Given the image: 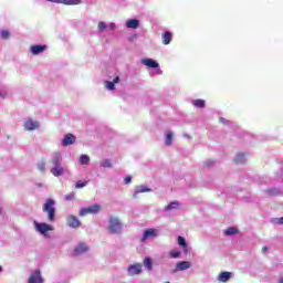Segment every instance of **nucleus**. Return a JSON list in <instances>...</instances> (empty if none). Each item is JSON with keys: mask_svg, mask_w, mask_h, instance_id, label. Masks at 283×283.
Segmentation results:
<instances>
[{"mask_svg": "<svg viewBox=\"0 0 283 283\" xmlns=\"http://www.w3.org/2000/svg\"><path fill=\"white\" fill-rule=\"evenodd\" d=\"M207 165L209 166V165H211L210 163H207Z\"/></svg>", "mask_w": 283, "mask_h": 283, "instance_id": "47", "label": "nucleus"}, {"mask_svg": "<svg viewBox=\"0 0 283 283\" xmlns=\"http://www.w3.org/2000/svg\"><path fill=\"white\" fill-rule=\"evenodd\" d=\"M43 276L41 275V270H35L31 273L29 277V283H43Z\"/></svg>", "mask_w": 283, "mask_h": 283, "instance_id": "8", "label": "nucleus"}, {"mask_svg": "<svg viewBox=\"0 0 283 283\" xmlns=\"http://www.w3.org/2000/svg\"><path fill=\"white\" fill-rule=\"evenodd\" d=\"M109 232L113 234H118L120 231H123V223H120V219L116 217L109 218Z\"/></svg>", "mask_w": 283, "mask_h": 283, "instance_id": "3", "label": "nucleus"}, {"mask_svg": "<svg viewBox=\"0 0 283 283\" xmlns=\"http://www.w3.org/2000/svg\"><path fill=\"white\" fill-rule=\"evenodd\" d=\"M39 187H43V184H36Z\"/></svg>", "mask_w": 283, "mask_h": 283, "instance_id": "44", "label": "nucleus"}, {"mask_svg": "<svg viewBox=\"0 0 283 283\" xmlns=\"http://www.w3.org/2000/svg\"><path fill=\"white\" fill-rule=\"evenodd\" d=\"M187 269H191V262L189 261H181L176 264L175 273L178 271H187Z\"/></svg>", "mask_w": 283, "mask_h": 283, "instance_id": "12", "label": "nucleus"}, {"mask_svg": "<svg viewBox=\"0 0 283 283\" xmlns=\"http://www.w3.org/2000/svg\"><path fill=\"white\" fill-rule=\"evenodd\" d=\"M105 28H107V24H105V22L98 23V30H101V32H103V30H105Z\"/></svg>", "mask_w": 283, "mask_h": 283, "instance_id": "36", "label": "nucleus"}, {"mask_svg": "<svg viewBox=\"0 0 283 283\" xmlns=\"http://www.w3.org/2000/svg\"><path fill=\"white\" fill-rule=\"evenodd\" d=\"M169 256L172 258V259L180 258V251H178V250H171V251L169 252Z\"/></svg>", "mask_w": 283, "mask_h": 283, "instance_id": "32", "label": "nucleus"}, {"mask_svg": "<svg viewBox=\"0 0 283 283\" xmlns=\"http://www.w3.org/2000/svg\"><path fill=\"white\" fill-rule=\"evenodd\" d=\"M90 249L85 243H80L73 251V255H83V253H87Z\"/></svg>", "mask_w": 283, "mask_h": 283, "instance_id": "13", "label": "nucleus"}, {"mask_svg": "<svg viewBox=\"0 0 283 283\" xmlns=\"http://www.w3.org/2000/svg\"><path fill=\"white\" fill-rule=\"evenodd\" d=\"M169 43H171V32L166 31L163 34V44L164 45H169Z\"/></svg>", "mask_w": 283, "mask_h": 283, "instance_id": "20", "label": "nucleus"}, {"mask_svg": "<svg viewBox=\"0 0 283 283\" xmlns=\"http://www.w3.org/2000/svg\"><path fill=\"white\" fill-rule=\"evenodd\" d=\"M35 229L39 233H42V235H45L48 231H54V228L48 223H35Z\"/></svg>", "mask_w": 283, "mask_h": 283, "instance_id": "9", "label": "nucleus"}, {"mask_svg": "<svg viewBox=\"0 0 283 283\" xmlns=\"http://www.w3.org/2000/svg\"><path fill=\"white\" fill-rule=\"evenodd\" d=\"M48 50L46 45H32L30 51L33 55L41 54V52H45Z\"/></svg>", "mask_w": 283, "mask_h": 283, "instance_id": "15", "label": "nucleus"}, {"mask_svg": "<svg viewBox=\"0 0 283 283\" xmlns=\"http://www.w3.org/2000/svg\"><path fill=\"white\" fill-rule=\"evenodd\" d=\"M66 224H67V227H71V229H78V227H81V220H78V218H76V216L70 214L66 218Z\"/></svg>", "mask_w": 283, "mask_h": 283, "instance_id": "6", "label": "nucleus"}, {"mask_svg": "<svg viewBox=\"0 0 283 283\" xmlns=\"http://www.w3.org/2000/svg\"><path fill=\"white\" fill-rule=\"evenodd\" d=\"M276 224H283V217L275 219Z\"/></svg>", "mask_w": 283, "mask_h": 283, "instance_id": "39", "label": "nucleus"}, {"mask_svg": "<svg viewBox=\"0 0 283 283\" xmlns=\"http://www.w3.org/2000/svg\"><path fill=\"white\" fill-rule=\"evenodd\" d=\"M157 235H158V230L150 228L144 232L140 239V242H146L147 240H149V238H157Z\"/></svg>", "mask_w": 283, "mask_h": 283, "instance_id": "10", "label": "nucleus"}, {"mask_svg": "<svg viewBox=\"0 0 283 283\" xmlns=\"http://www.w3.org/2000/svg\"><path fill=\"white\" fill-rule=\"evenodd\" d=\"M60 160L61 154H55V156L52 159V164L54 165V167L51 169V174L54 175L56 178L65 174V169L63 168V166L59 165Z\"/></svg>", "mask_w": 283, "mask_h": 283, "instance_id": "2", "label": "nucleus"}, {"mask_svg": "<svg viewBox=\"0 0 283 283\" xmlns=\"http://www.w3.org/2000/svg\"><path fill=\"white\" fill-rule=\"evenodd\" d=\"M127 271L130 277H134V275H140V273H143V264L135 263L133 265H129Z\"/></svg>", "mask_w": 283, "mask_h": 283, "instance_id": "5", "label": "nucleus"}, {"mask_svg": "<svg viewBox=\"0 0 283 283\" xmlns=\"http://www.w3.org/2000/svg\"><path fill=\"white\" fill-rule=\"evenodd\" d=\"M178 244L184 249V253L189 251V245L187 244V240L184 237H178Z\"/></svg>", "mask_w": 283, "mask_h": 283, "instance_id": "19", "label": "nucleus"}, {"mask_svg": "<svg viewBox=\"0 0 283 283\" xmlns=\"http://www.w3.org/2000/svg\"><path fill=\"white\" fill-rule=\"evenodd\" d=\"M105 87H106V90H109L111 92L116 90V85L114 84V82H109V81L105 82Z\"/></svg>", "mask_w": 283, "mask_h": 283, "instance_id": "28", "label": "nucleus"}, {"mask_svg": "<svg viewBox=\"0 0 283 283\" xmlns=\"http://www.w3.org/2000/svg\"><path fill=\"white\" fill-rule=\"evenodd\" d=\"M192 105H193V107L203 109V107H206V102H205V99H195V101H192Z\"/></svg>", "mask_w": 283, "mask_h": 283, "instance_id": "23", "label": "nucleus"}, {"mask_svg": "<svg viewBox=\"0 0 283 283\" xmlns=\"http://www.w3.org/2000/svg\"><path fill=\"white\" fill-rule=\"evenodd\" d=\"M0 213H1V208H0Z\"/></svg>", "mask_w": 283, "mask_h": 283, "instance_id": "48", "label": "nucleus"}, {"mask_svg": "<svg viewBox=\"0 0 283 283\" xmlns=\"http://www.w3.org/2000/svg\"><path fill=\"white\" fill-rule=\"evenodd\" d=\"M178 207V202H171L168 206H166L167 211H171V209H176Z\"/></svg>", "mask_w": 283, "mask_h": 283, "instance_id": "34", "label": "nucleus"}, {"mask_svg": "<svg viewBox=\"0 0 283 283\" xmlns=\"http://www.w3.org/2000/svg\"><path fill=\"white\" fill-rule=\"evenodd\" d=\"M239 230L238 228H228L227 230H224V235H235L238 234Z\"/></svg>", "mask_w": 283, "mask_h": 283, "instance_id": "24", "label": "nucleus"}, {"mask_svg": "<svg viewBox=\"0 0 283 283\" xmlns=\"http://www.w3.org/2000/svg\"><path fill=\"white\" fill-rule=\"evenodd\" d=\"M74 143H76V136L69 133L62 139V147H70V145H74Z\"/></svg>", "mask_w": 283, "mask_h": 283, "instance_id": "11", "label": "nucleus"}, {"mask_svg": "<svg viewBox=\"0 0 283 283\" xmlns=\"http://www.w3.org/2000/svg\"><path fill=\"white\" fill-rule=\"evenodd\" d=\"M109 28H111V30H116V24L115 23H111Z\"/></svg>", "mask_w": 283, "mask_h": 283, "instance_id": "41", "label": "nucleus"}, {"mask_svg": "<svg viewBox=\"0 0 283 283\" xmlns=\"http://www.w3.org/2000/svg\"><path fill=\"white\" fill-rule=\"evenodd\" d=\"M142 63L143 65H146V67H151V69H156L159 65L158 62L153 59H144Z\"/></svg>", "mask_w": 283, "mask_h": 283, "instance_id": "16", "label": "nucleus"}, {"mask_svg": "<svg viewBox=\"0 0 283 283\" xmlns=\"http://www.w3.org/2000/svg\"><path fill=\"white\" fill-rule=\"evenodd\" d=\"M172 144H174V133L169 130L166 134L165 145L167 147H171Z\"/></svg>", "mask_w": 283, "mask_h": 283, "instance_id": "18", "label": "nucleus"}, {"mask_svg": "<svg viewBox=\"0 0 283 283\" xmlns=\"http://www.w3.org/2000/svg\"><path fill=\"white\" fill-rule=\"evenodd\" d=\"M75 196H76V195H75L74 192H70L69 195L64 196V199H65L67 202H70V201H72V200H74Z\"/></svg>", "mask_w": 283, "mask_h": 283, "instance_id": "33", "label": "nucleus"}, {"mask_svg": "<svg viewBox=\"0 0 283 283\" xmlns=\"http://www.w3.org/2000/svg\"><path fill=\"white\" fill-rule=\"evenodd\" d=\"M219 123H222V125H229V119H227L224 117H220Z\"/></svg>", "mask_w": 283, "mask_h": 283, "instance_id": "37", "label": "nucleus"}, {"mask_svg": "<svg viewBox=\"0 0 283 283\" xmlns=\"http://www.w3.org/2000/svg\"><path fill=\"white\" fill-rule=\"evenodd\" d=\"M101 167H103L104 169H112L113 165H112V160L109 159H105L104 161H102Z\"/></svg>", "mask_w": 283, "mask_h": 283, "instance_id": "26", "label": "nucleus"}, {"mask_svg": "<svg viewBox=\"0 0 283 283\" xmlns=\"http://www.w3.org/2000/svg\"><path fill=\"white\" fill-rule=\"evenodd\" d=\"M3 271V268L0 265V273Z\"/></svg>", "mask_w": 283, "mask_h": 283, "instance_id": "45", "label": "nucleus"}, {"mask_svg": "<svg viewBox=\"0 0 283 283\" xmlns=\"http://www.w3.org/2000/svg\"><path fill=\"white\" fill-rule=\"evenodd\" d=\"M124 182H125V185H129V182H132V176H127V177L124 179Z\"/></svg>", "mask_w": 283, "mask_h": 283, "instance_id": "38", "label": "nucleus"}, {"mask_svg": "<svg viewBox=\"0 0 283 283\" xmlns=\"http://www.w3.org/2000/svg\"><path fill=\"white\" fill-rule=\"evenodd\" d=\"M80 163H81V165H90V156H87V155H82V156L80 157Z\"/></svg>", "mask_w": 283, "mask_h": 283, "instance_id": "27", "label": "nucleus"}, {"mask_svg": "<svg viewBox=\"0 0 283 283\" xmlns=\"http://www.w3.org/2000/svg\"><path fill=\"white\" fill-rule=\"evenodd\" d=\"M147 191H150V189L147 188V187L138 188V189L133 193V197L136 198V197L138 196V193H147Z\"/></svg>", "mask_w": 283, "mask_h": 283, "instance_id": "25", "label": "nucleus"}, {"mask_svg": "<svg viewBox=\"0 0 283 283\" xmlns=\"http://www.w3.org/2000/svg\"><path fill=\"white\" fill-rule=\"evenodd\" d=\"M231 275H233L231 272H221L218 276V281L229 282V280H231Z\"/></svg>", "mask_w": 283, "mask_h": 283, "instance_id": "17", "label": "nucleus"}, {"mask_svg": "<svg viewBox=\"0 0 283 283\" xmlns=\"http://www.w3.org/2000/svg\"><path fill=\"white\" fill-rule=\"evenodd\" d=\"M54 205H56V201L49 198L42 207V211L48 213L49 222H54L56 220V208H54Z\"/></svg>", "mask_w": 283, "mask_h": 283, "instance_id": "1", "label": "nucleus"}, {"mask_svg": "<svg viewBox=\"0 0 283 283\" xmlns=\"http://www.w3.org/2000/svg\"><path fill=\"white\" fill-rule=\"evenodd\" d=\"M99 211H101V205L94 203V205L91 206V207L82 208V209L80 210L78 216H80L81 218H84V216H90V214L96 216V213H98Z\"/></svg>", "mask_w": 283, "mask_h": 283, "instance_id": "4", "label": "nucleus"}, {"mask_svg": "<svg viewBox=\"0 0 283 283\" xmlns=\"http://www.w3.org/2000/svg\"><path fill=\"white\" fill-rule=\"evenodd\" d=\"M144 266L148 270V271H153L154 269V262L151 261L150 258H145L144 259Z\"/></svg>", "mask_w": 283, "mask_h": 283, "instance_id": "22", "label": "nucleus"}, {"mask_svg": "<svg viewBox=\"0 0 283 283\" xmlns=\"http://www.w3.org/2000/svg\"><path fill=\"white\" fill-rule=\"evenodd\" d=\"M83 187H87V181H82V180H78L76 184H75V189H83Z\"/></svg>", "mask_w": 283, "mask_h": 283, "instance_id": "31", "label": "nucleus"}, {"mask_svg": "<svg viewBox=\"0 0 283 283\" xmlns=\"http://www.w3.org/2000/svg\"><path fill=\"white\" fill-rule=\"evenodd\" d=\"M23 127L27 132H34V129H39L40 125H39V122L32 118H29L24 122Z\"/></svg>", "mask_w": 283, "mask_h": 283, "instance_id": "7", "label": "nucleus"}, {"mask_svg": "<svg viewBox=\"0 0 283 283\" xmlns=\"http://www.w3.org/2000/svg\"><path fill=\"white\" fill-rule=\"evenodd\" d=\"M279 282H280V283H283V277L279 279Z\"/></svg>", "mask_w": 283, "mask_h": 283, "instance_id": "43", "label": "nucleus"}, {"mask_svg": "<svg viewBox=\"0 0 283 283\" xmlns=\"http://www.w3.org/2000/svg\"><path fill=\"white\" fill-rule=\"evenodd\" d=\"M0 36H1V39H3L4 41L8 40V39H10V31H8V30H2V31L0 32Z\"/></svg>", "mask_w": 283, "mask_h": 283, "instance_id": "30", "label": "nucleus"}, {"mask_svg": "<svg viewBox=\"0 0 283 283\" xmlns=\"http://www.w3.org/2000/svg\"><path fill=\"white\" fill-rule=\"evenodd\" d=\"M126 28L130 30H138V28H140V21L136 19H130L126 22Z\"/></svg>", "mask_w": 283, "mask_h": 283, "instance_id": "14", "label": "nucleus"}, {"mask_svg": "<svg viewBox=\"0 0 283 283\" xmlns=\"http://www.w3.org/2000/svg\"><path fill=\"white\" fill-rule=\"evenodd\" d=\"M57 2L63 3L64 6H80L81 0H57Z\"/></svg>", "mask_w": 283, "mask_h": 283, "instance_id": "21", "label": "nucleus"}, {"mask_svg": "<svg viewBox=\"0 0 283 283\" xmlns=\"http://www.w3.org/2000/svg\"><path fill=\"white\" fill-rule=\"evenodd\" d=\"M113 83H114V84L120 83V77L116 76V77L113 80Z\"/></svg>", "mask_w": 283, "mask_h": 283, "instance_id": "40", "label": "nucleus"}, {"mask_svg": "<svg viewBox=\"0 0 283 283\" xmlns=\"http://www.w3.org/2000/svg\"><path fill=\"white\" fill-rule=\"evenodd\" d=\"M234 163L237 164L244 163V153L237 154V158L234 159Z\"/></svg>", "mask_w": 283, "mask_h": 283, "instance_id": "29", "label": "nucleus"}, {"mask_svg": "<svg viewBox=\"0 0 283 283\" xmlns=\"http://www.w3.org/2000/svg\"><path fill=\"white\" fill-rule=\"evenodd\" d=\"M262 251H263V253H265V251H269V248L268 247H263Z\"/></svg>", "mask_w": 283, "mask_h": 283, "instance_id": "42", "label": "nucleus"}, {"mask_svg": "<svg viewBox=\"0 0 283 283\" xmlns=\"http://www.w3.org/2000/svg\"><path fill=\"white\" fill-rule=\"evenodd\" d=\"M45 167H46L45 161H40V163L38 164V169H39V171H44V170H45Z\"/></svg>", "mask_w": 283, "mask_h": 283, "instance_id": "35", "label": "nucleus"}, {"mask_svg": "<svg viewBox=\"0 0 283 283\" xmlns=\"http://www.w3.org/2000/svg\"><path fill=\"white\" fill-rule=\"evenodd\" d=\"M3 96V93L0 92V97Z\"/></svg>", "mask_w": 283, "mask_h": 283, "instance_id": "46", "label": "nucleus"}]
</instances>
